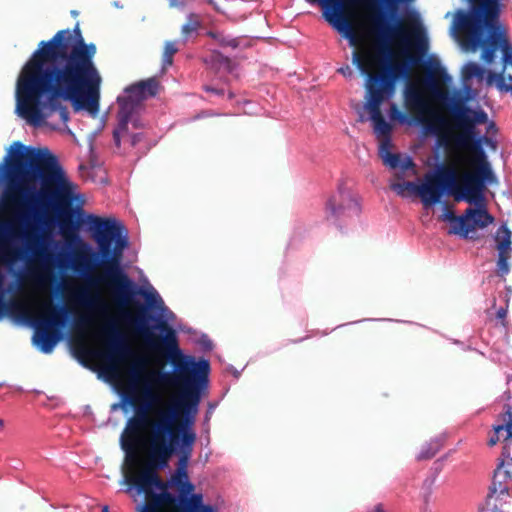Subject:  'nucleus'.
<instances>
[{"label": "nucleus", "instance_id": "nucleus-1", "mask_svg": "<svg viewBox=\"0 0 512 512\" xmlns=\"http://www.w3.org/2000/svg\"><path fill=\"white\" fill-rule=\"evenodd\" d=\"M6 181L4 197L0 199V208L4 200L11 201L18 206L16 220L24 230L21 238L23 246L17 248L14 258H4L2 240L9 236L11 225L0 221V320L5 315L16 321L28 322L24 314L16 313V307L5 301L7 293L11 292L14 284L5 286V275L2 264L12 273L19 284L31 274L28 266L15 270V261L25 262L27 265L33 261H40L44 265H55L56 250L60 242L54 240L53 235L45 227L50 223L44 218L43 206L52 199V194L45 188L54 186L58 194H68L70 183L58 159L47 148L27 147L15 142L0 164V185Z\"/></svg>", "mask_w": 512, "mask_h": 512}, {"label": "nucleus", "instance_id": "nucleus-2", "mask_svg": "<svg viewBox=\"0 0 512 512\" xmlns=\"http://www.w3.org/2000/svg\"><path fill=\"white\" fill-rule=\"evenodd\" d=\"M68 52L59 63L15 91L16 112L28 124L43 126L56 112L66 124L70 113L63 101H69L76 112L86 110L92 115L98 112L101 76L93 61L96 46L84 41Z\"/></svg>", "mask_w": 512, "mask_h": 512}, {"label": "nucleus", "instance_id": "nucleus-3", "mask_svg": "<svg viewBox=\"0 0 512 512\" xmlns=\"http://www.w3.org/2000/svg\"><path fill=\"white\" fill-rule=\"evenodd\" d=\"M175 317L168 309L164 313L150 314L146 308L131 321L146 344L154 351L161 352L172 364L173 371H163L144 377L145 362L137 360L129 370V377L133 386L147 381L151 384H175L183 388L179 400L170 409L177 410V419L195 416L201 399V391L209 382L210 363L207 359L196 360L193 356L183 353L179 347L175 329L168 324Z\"/></svg>", "mask_w": 512, "mask_h": 512}, {"label": "nucleus", "instance_id": "nucleus-4", "mask_svg": "<svg viewBox=\"0 0 512 512\" xmlns=\"http://www.w3.org/2000/svg\"><path fill=\"white\" fill-rule=\"evenodd\" d=\"M80 224L86 225L92 233L98 252L91 253L90 257L76 256L72 262L75 273L82 278H88L94 268L101 266L104 268L105 279L118 305L127 307L136 302L137 296H142L148 307L157 308L161 313L168 311L156 291H147L138 286L122 268L123 251L128 247L129 241L127 229L120 221L79 212L77 223L73 221V214H70L63 217L59 227L62 231L67 226L77 230Z\"/></svg>", "mask_w": 512, "mask_h": 512}, {"label": "nucleus", "instance_id": "nucleus-5", "mask_svg": "<svg viewBox=\"0 0 512 512\" xmlns=\"http://www.w3.org/2000/svg\"><path fill=\"white\" fill-rule=\"evenodd\" d=\"M481 140L468 143V146H457L472 153V160L476 166L475 173L465 172L461 176L463 185L458 182V175L454 168L444 164L436 166L435 170L425 175L422 184L403 181L392 185V189L404 196L405 191L420 197L425 207H431L441 202L444 195H452L456 202L478 204L483 200V189L486 181H490L493 173Z\"/></svg>", "mask_w": 512, "mask_h": 512}, {"label": "nucleus", "instance_id": "nucleus-6", "mask_svg": "<svg viewBox=\"0 0 512 512\" xmlns=\"http://www.w3.org/2000/svg\"><path fill=\"white\" fill-rule=\"evenodd\" d=\"M416 49L419 56H408L405 61L394 64L391 61L392 52L390 42H381L379 54L382 55V68L377 74L369 73V66L365 57L358 51L352 53V62L361 72L367 74L368 100L366 108L370 112L374 133L378 138L391 137L392 126L381 114L380 106L383 101L390 99L395 92V85L399 80H409L413 67L422 62V56L428 51V39L420 23H417L415 31Z\"/></svg>", "mask_w": 512, "mask_h": 512}, {"label": "nucleus", "instance_id": "nucleus-7", "mask_svg": "<svg viewBox=\"0 0 512 512\" xmlns=\"http://www.w3.org/2000/svg\"><path fill=\"white\" fill-rule=\"evenodd\" d=\"M468 12L458 11L455 25L468 34L467 45L472 51L483 48L482 59L491 64L497 49L503 53L504 65L512 66V44L506 37L499 17L501 0H468Z\"/></svg>", "mask_w": 512, "mask_h": 512}, {"label": "nucleus", "instance_id": "nucleus-8", "mask_svg": "<svg viewBox=\"0 0 512 512\" xmlns=\"http://www.w3.org/2000/svg\"><path fill=\"white\" fill-rule=\"evenodd\" d=\"M82 32L77 23L71 32L69 29L58 31L50 40L41 41L28 61L24 64L17 78L16 91L21 90L33 78L52 65L59 63L72 50L74 45L84 42Z\"/></svg>", "mask_w": 512, "mask_h": 512}, {"label": "nucleus", "instance_id": "nucleus-9", "mask_svg": "<svg viewBox=\"0 0 512 512\" xmlns=\"http://www.w3.org/2000/svg\"><path fill=\"white\" fill-rule=\"evenodd\" d=\"M177 420V410L168 409L158 421L150 425V432L148 439H152L157 427L161 426L164 430L162 438L168 441L174 448L175 454L179 453V459L176 468L187 469L189 459L192 454L193 445L196 440V433L192 426L194 424L195 416L188 415L182 417V421L178 425V436L175 437L172 430V424Z\"/></svg>", "mask_w": 512, "mask_h": 512}, {"label": "nucleus", "instance_id": "nucleus-10", "mask_svg": "<svg viewBox=\"0 0 512 512\" xmlns=\"http://www.w3.org/2000/svg\"><path fill=\"white\" fill-rule=\"evenodd\" d=\"M467 100L466 97H451L446 104L455 127L460 131L454 137L455 146H468L470 142L481 140L484 134H481L477 126L488 122L486 111L466 105Z\"/></svg>", "mask_w": 512, "mask_h": 512}, {"label": "nucleus", "instance_id": "nucleus-11", "mask_svg": "<svg viewBox=\"0 0 512 512\" xmlns=\"http://www.w3.org/2000/svg\"><path fill=\"white\" fill-rule=\"evenodd\" d=\"M70 318L71 309L66 304H57L50 316L31 321L30 324L35 329L33 344L43 353H51L63 338L62 330L68 325Z\"/></svg>", "mask_w": 512, "mask_h": 512}, {"label": "nucleus", "instance_id": "nucleus-12", "mask_svg": "<svg viewBox=\"0 0 512 512\" xmlns=\"http://www.w3.org/2000/svg\"><path fill=\"white\" fill-rule=\"evenodd\" d=\"M361 206L354 192L341 182L325 203L326 220L340 226L339 221L345 218L358 216Z\"/></svg>", "mask_w": 512, "mask_h": 512}, {"label": "nucleus", "instance_id": "nucleus-13", "mask_svg": "<svg viewBox=\"0 0 512 512\" xmlns=\"http://www.w3.org/2000/svg\"><path fill=\"white\" fill-rule=\"evenodd\" d=\"M508 471H504V462L496 468L489 493L486 498V509L490 512H504L499 508L512 495V483L508 481Z\"/></svg>", "mask_w": 512, "mask_h": 512}, {"label": "nucleus", "instance_id": "nucleus-14", "mask_svg": "<svg viewBox=\"0 0 512 512\" xmlns=\"http://www.w3.org/2000/svg\"><path fill=\"white\" fill-rule=\"evenodd\" d=\"M107 336L106 358L109 362H120L132 356V349L114 321H110L104 328Z\"/></svg>", "mask_w": 512, "mask_h": 512}, {"label": "nucleus", "instance_id": "nucleus-15", "mask_svg": "<svg viewBox=\"0 0 512 512\" xmlns=\"http://www.w3.org/2000/svg\"><path fill=\"white\" fill-rule=\"evenodd\" d=\"M147 426L145 422L136 419L134 416L127 420L120 436V446L127 461L134 462L136 460L141 433Z\"/></svg>", "mask_w": 512, "mask_h": 512}, {"label": "nucleus", "instance_id": "nucleus-16", "mask_svg": "<svg viewBox=\"0 0 512 512\" xmlns=\"http://www.w3.org/2000/svg\"><path fill=\"white\" fill-rule=\"evenodd\" d=\"M119 109L117 112V126L113 130V141L117 148L121 146V138L128 135V124L132 120L140 104L129 97L119 96L117 98Z\"/></svg>", "mask_w": 512, "mask_h": 512}, {"label": "nucleus", "instance_id": "nucleus-17", "mask_svg": "<svg viewBox=\"0 0 512 512\" xmlns=\"http://www.w3.org/2000/svg\"><path fill=\"white\" fill-rule=\"evenodd\" d=\"M155 401V396L152 393L151 385L147 381L144 382L143 399L137 403V398L134 393H122L121 403L122 407L132 405L134 408V417L145 424L149 425L150 418L149 412L151 411Z\"/></svg>", "mask_w": 512, "mask_h": 512}, {"label": "nucleus", "instance_id": "nucleus-18", "mask_svg": "<svg viewBox=\"0 0 512 512\" xmlns=\"http://www.w3.org/2000/svg\"><path fill=\"white\" fill-rule=\"evenodd\" d=\"M483 201L484 199L478 202V204H475L477 206L476 208H467L462 214V219H464L465 224L463 237L467 238L469 232L474 231L475 228L483 229L493 223L494 217L488 212Z\"/></svg>", "mask_w": 512, "mask_h": 512}, {"label": "nucleus", "instance_id": "nucleus-19", "mask_svg": "<svg viewBox=\"0 0 512 512\" xmlns=\"http://www.w3.org/2000/svg\"><path fill=\"white\" fill-rule=\"evenodd\" d=\"M159 83L155 78L139 81L125 88V94L140 104L143 100L154 97L158 92Z\"/></svg>", "mask_w": 512, "mask_h": 512}, {"label": "nucleus", "instance_id": "nucleus-20", "mask_svg": "<svg viewBox=\"0 0 512 512\" xmlns=\"http://www.w3.org/2000/svg\"><path fill=\"white\" fill-rule=\"evenodd\" d=\"M404 103L409 111L424 115L427 110V103L421 92L413 86H407L404 91Z\"/></svg>", "mask_w": 512, "mask_h": 512}, {"label": "nucleus", "instance_id": "nucleus-21", "mask_svg": "<svg viewBox=\"0 0 512 512\" xmlns=\"http://www.w3.org/2000/svg\"><path fill=\"white\" fill-rule=\"evenodd\" d=\"M202 28V20L199 14L191 12L186 16V22L181 27L183 44L195 40Z\"/></svg>", "mask_w": 512, "mask_h": 512}, {"label": "nucleus", "instance_id": "nucleus-22", "mask_svg": "<svg viewBox=\"0 0 512 512\" xmlns=\"http://www.w3.org/2000/svg\"><path fill=\"white\" fill-rule=\"evenodd\" d=\"M496 433H505L501 452V462H512V413H508V420L505 424L496 426Z\"/></svg>", "mask_w": 512, "mask_h": 512}, {"label": "nucleus", "instance_id": "nucleus-23", "mask_svg": "<svg viewBox=\"0 0 512 512\" xmlns=\"http://www.w3.org/2000/svg\"><path fill=\"white\" fill-rule=\"evenodd\" d=\"M178 489V494H175V506L177 508L182 507L190 501V499L194 497H203L202 493H195V485L188 479L182 481V483L175 485Z\"/></svg>", "mask_w": 512, "mask_h": 512}, {"label": "nucleus", "instance_id": "nucleus-24", "mask_svg": "<svg viewBox=\"0 0 512 512\" xmlns=\"http://www.w3.org/2000/svg\"><path fill=\"white\" fill-rule=\"evenodd\" d=\"M511 236L512 232L506 225H501L496 233L495 240L497 241L498 256L511 257Z\"/></svg>", "mask_w": 512, "mask_h": 512}, {"label": "nucleus", "instance_id": "nucleus-25", "mask_svg": "<svg viewBox=\"0 0 512 512\" xmlns=\"http://www.w3.org/2000/svg\"><path fill=\"white\" fill-rule=\"evenodd\" d=\"M445 439L444 435H439L430 439V441L426 442L422 446L419 454L417 455V460L422 461L433 458L443 448Z\"/></svg>", "mask_w": 512, "mask_h": 512}, {"label": "nucleus", "instance_id": "nucleus-26", "mask_svg": "<svg viewBox=\"0 0 512 512\" xmlns=\"http://www.w3.org/2000/svg\"><path fill=\"white\" fill-rule=\"evenodd\" d=\"M73 299L77 304L86 308H94L101 303L99 293L92 292L88 288H81L75 291Z\"/></svg>", "mask_w": 512, "mask_h": 512}, {"label": "nucleus", "instance_id": "nucleus-27", "mask_svg": "<svg viewBox=\"0 0 512 512\" xmlns=\"http://www.w3.org/2000/svg\"><path fill=\"white\" fill-rule=\"evenodd\" d=\"M389 118L392 121H397L402 125L408 126H413V124H420L424 122V115L417 114L415 117L410 118L407 115L403 114L394 103L390 105Z\"/></svg>", "mask_w": 512, "mask_h": 512}, {"label": "nucleus", "instance_id": "nucleus-28", "mask_svg": "<svg viewBox=\"0 0 512 512\" xmlns=\"http://www.w3.org/2000/svg\"><path fill=\"white\" fill-rule=\"evenodd\" d=\"M443 221L450 222L451 226L449 229L450 234H461L463 236V228L465 226L462 215L457 216L447 205L445 206V212L441 216Z\"/></svg>", "mask_w": 512, "mask_h": 512}, {"label": "nucleus", "instance_id": "nucleus-29", "mask_svg": "<svg viewBox=\"0 0 512 512\" xmlns=\"http://www.w3.org/2000/svg\"><path fill=\"white\" fill-rule=\"evenodd\" d=\"M382 158L384 163L393 169L401 168L402 170H407L414 166L413 160L408 156L402 159L399 154L387 152Z\"/></svg>", "mask_w": 512, "mask_h": 512}, {"label": "nucleus", "instance_id": "nucleus-30", "mask_svg": "<svg viewBox=\"0 0 512 512\" xmlns=\"http://www.w3.org/2000/svg\"><path fill=\"white\" fill-rule=\"evenodd\" d=\"M178 510L179 512H217L213 505L204 503V497H194Z\"/></svg>", "mask_w": 512, "mask_h": 512}, {"label": "nucleus", "instance_id": "nucleus-31", "mask_svg": "<svg viewBox=\"0 0 512 512\" xmlns=\"http://www.w3.org/2000/svg\"><path fill=\"white\" fill-rule=\"evenodd\" d=\"M444 124V118L440 115L435 114L431 122L427 121L426 117L424 116L423 123L413 124V126H421L423 133L426 135L439 136L441 127H443Z\"/></svg>", "mask_w": 512, "mask_h": 512}, {"label": "nucleus", "instance_id": "nucleus-32", "mask_svg": "<svg viewBox=\"0 0 512 512\" xmlns=\"http://www.w3.org/2000/svg\"><path fill=\"white\" fill-rule=\"evenodd\" d=\"M484 74L485 69L475 62H468L462 70V77L465 82L473 78L483 79Z\"/></svg>", "mask_w": 512, "mask_h": 512}, {"label": "nucleus", "instance_id": "nucleus-33", "mask_svg": "<svg viewBox=\"0 0 512 512\" xmlns=\"http://www.w3.org/2000/svg\"><path fill=\"white\" fill-rule=\"evenodd\" d=\"M510 83L505 82V77L502 73L488 72L487 82L492 84L496 82V86L500 91L510 92L512 94V76H509Z\"/></svg>", "mask_w": 512, "mask_h": 512}, {"label": "nucleus", "instance_id": "nucleus-34", "mask_svg": "<svg viewBox=\"0 0 512 512\" xmlns=\"http://www.w3.org/2000/svg\"><path fill=\"white\" fill-rule=\"evenodd\" d=\"M178 50L179 48L177 47L175 42H166L162 57L163 68H166L173 64V57L178 52Z\"/></svg>", "mask_w": 512, "mask_h": 512}, {"label": "nucleus", "instance_id": "nucleus-35", "mask_svg": "<svg viewBox=\"0 0 512 512\" xmlns=\"http://www.w3.org/2000/svg\"><path fill=\"white\" fill-rule=\"evenodd\" d=\"M424 64L433 69L443 82L451 81L450 75L446 72V70L443 67L440 66L437 60L429 59L425 61Z\"/></svg>", "mask_w": 512, "mask_h": 512}, {"label": "nucleus", "instance_id": "nucleus-36", "mask_svg": "<svg viewBox=\"0 0 512 512\" xmlns=\"http://www.w3.org/2000/svg\"><path fill=\"white\" fill-rule=\"evenodd\" d=\"M213 62L217 64L219 68H223L227 72H232L233 70L232 60L221 53H217L214 55Z\"/></svg>", "mask_w": 512, "mask_h": 512}, {"label": "nucleus", "instance_id": "nucleus-37", "mask_svg": "<svg viewBox=\"0 0 512 512\" xmlns=\"http://www.w3.org/2000/svg\"><path fill=\"white\" fill-rule=\"evenodd\" d=\"M510 257L508 256H498L497 259V275L500 277H505L510 272V266L508 263Z\"/></svg>", "mask_w": 512, "mask_h": 512}, {"label": "nucleus", "instance_id": "nucleus-38", "mask_svg": "<svg viewBox=\"0 0 512 512\" xmlns=\"http://www.w3.org/2000/svg\"><path fill=\"white\" fill-rule=\"evenodd\" d=\"M187 469L176 468L172 476L170 477V483L174 485H178L182 483V481L188 479Z\"/></svg>", "mask_w": 512, "mask_h": 512}, {"label": "nucleus", "instance_id": "nucleus-39", "mask_svg": "<svg viewBox=\"0 0 512 512\" xmlns=\"http://www.w3.org/2000/svg\"><path fill=\"white\" fill-rule=\"evenodd\" d=\"M391 146H392L391 137L382 138L381 144L379 147V153H380L381 157H383V155H385L387 152H390Z\"/></svg>", "mask_w": 512, "mask_h": 512}, {"label": "nucleus", "instance_id": "nucleus-40", "mask_svg": "<svg viewBox=\"0 0 512 512\" xmlns=\"http://www.w3.org/2000/svg\"><path fill=\"white\" fill-rule=\"evenodd\" d=\"M482 142L484 143V145H486L487 147L494 151L498 148V142L494 136L484 135L482 137Z\"/></svg>", "mask_w": 512, "mask_h": 512}, {"label": "nucleus", "instance_id": "nucleus-41", "mask_svg": "<svg viewBox=\"0 0 512 512\" xmlns=\"http://www.w3.org/2000/svg\"><path fill=\"white\" fill-rule=\"evenodd\" d=\"M203 90L216 96H224L225 94V90L223 88H217L212 85H204Z\"/></svg>", "mask_w": 512, "mask_h": 512}, {"label": "nucleus", "instance_id": "nucleus-42", "mask_svg": "<svg viewBox=\"0 0 512 512\" xmlns=\"http://www.w3.org/2000/svg\"><path fill=\"white\" fill-rule=\"evenodd\" d=\"M505 436V433H496V426L494 427V432L493 434L490 436L489 440H488V445L489 446H494L496 445L499 441H500V438L503 437L504 438Z\"/></svg>", "mask_w": 512, "mask_h": 512}, {"label": "nucleus", "instance_id": "nucleus-43", "mask_svg": "<svg viewBox=\"0 0 512 512\" xmlns=\"http://www.w3.org/2000/svg\"><path fill=\"white\" fill-rule=\"evenodd\" d=\"M487 126H486V134L485 135H490V136H495L496 133L498 132V128L495 124L494 121H489L487 123H485Z\"/></svg>", "mask_w": 512, "mask_h": 512}, {"label": "nucleus", "instance_id": "nucleus-44", "mask_svg": "<svg viewBox=\"0 0 512 512\" xmlns=\"http://www.w3.org/2000/svg\"><path fill=\"white\" fill-rule=\"evenodd\" d=\"M143 139L142 133H132L129 135L130 145L135 147Z\"/></svg>", "mask_w": 512, "mask_h": 512}, {"label": "nucleus", "instance_id": "nucleus-45", "mask_svg": "<svg viewBox=\"0 0 512 512\" xmlns=\"http://www.w3.org/2000/svg\"><path fill=\"white\" fill-rule=\"evenodd\" d=\"M504 471H508L509 473L507 474V479L509 482L512 483V462L511 461H506L504 462Z\"/></svg>", "mask_w": 512, "mask_h": 512}, {"label": "nucleus", "instance_id": "nucleus-46", "mask_svg": "<svg viewBox=\"0 0 512 512\" xmlns=\"http://www.w3.org/2000/svg\"><path fill=\"white\" fill-rule=\"evenodd\" d=\"M430 496H431V492L430 491L427 494H425V496H424V504L421 507V512H431V510L429 508V505H428Z\"/></svg>", "mask_w": 512, "mask_h": 512}, {"label": "nucleus", "instance_id": "nucleus-47", "mask_svg": "<svg viewBox=\"0 0 512 512\" xmlns=\"http://www.w3.org/2000/svg\"><path fill=\"white\" fill-rule=\"evenodd\" d=\"M496 316L498 319L504 320L507 316V309L504 307H501L498 309Z\"/></svg>", "mask_w": 512, "mask_h": 512}, {"label": "nucleus", "instance_id": "nucleus-48", "mask_svg": "<svg viewBox=\"0 0 512 512\" xmlns=\"http://www.w3.org/2000/svg\"><path fill=\"white\" fill-rule=\"evenodd\" d=\"M366 512H386L383 504L379 503L375 505L373 508L368 509Z\"/></svg>", "mask_w": 512, "mask_h": 512}, {"label": "nucleus", "instance_id": "nucleus-49", "mask_svg": "<svg viewBox=\"0 0 512 512\" xmlns=\"http://www.w3.org/2000/svg\"><path fill=\"white\" fill-rule=\"evenodd\" d=\"M86 323H87V318H85V317L76 318L74 320L75 325H84Z\"/></svg>", "mask_w": 512, "mask_h": 512}, {"label": "nucleus", "instance_id": "nucleus-50", "mask_svg": "<svg viewBox=\"0 0 512 512\" xmlns=\"http://www.w3.org/2000/svg\"><path fill=\"white\" fill-rule=\"evenodd\" d=\"M62 288H63V283L57 281V279L55 278V290H56V293H59L62 290Z\"/></svg>", "mask_w": 512, "mask_h": 512}, {"label": "nucleus", "instance_id": "nucleus-51", "mask_svg": "<svg viewBox=\"0 0 512 512\" xmlns=\"http://www.w3.org/2000/svg\"><path fill=\"white\" fill-rule=\"evenodd\" d=\"M130 122L132 123V125H133V127H134L135 129H139V128H141V124H140V122H139V120H138V119H136V118H134V117H133V118H132V120H131Z\"/></svg>", "mask_w": 512, "mask_h": 512}, {"label": "nucleus", "instance_id": "nucleus-52", "mask_svg": "<svg viewBox=\"0 0 512 512\" xmlns=\"http://www.w3.org/2000/svg\"><path fill=\"white\" fill-rule=\"evenodd\" d=\"M338 72H340V73H341V74H343V75H347V74H349V75H350V74H351V70H350L349 66H347V67H345V68H343V67H342V68H340V69L338 70Z\"/></svg>", "mask_w": 512, "mask_h": 512}, {"label": "nucleus", "instance_id": "nucleus-53", "mask_svg": "<svg viewBox=\"0 0 512 512\" xmlns=\"http://www.w3.org/2000/svg\"><path fill=\"white\" fill-rule=\"evenodd\" d=\"M437 143L439 146H448V141L445 138H438Z\"/></svg>", "mask_w": 512, "mask_h": 512}, {"label": "nucleus", "instance_id": "nucleus-54", "mask_svg": "<svg viewBox=\"0 0 512 512\" xmlns=\"http://www.w3.org/2000/svg\"><path fill=\"white\" fill-rule=\"evenodd\" d=\"M169 1H170V6L171 7L176 6L177 0H169Z\"/></svg>", "mask_w": 512, "mask_h": 512}, {"label": "nucleus", "instance_id": "nucleus-55", "mask_svg": "<svg viewBox=\"0 0 512 512\" xmlns=\"http://www.w3.org/2000/svg\"><path fill=\"white\" fill-rule=\"evenodd\" d=\"M412 16H414L416 19H418V14L415 11H411L410 13Z\"/></svg>", "mask_w": 512, "mask_h": 512}, {"label": "nucleus", "instance_id": "nucleus-56", "mask_svg": "<svg viewBox=\"0 0 512 512\" xmlns=\"http://www.w3.org/2000/svg\"><path fill=\"white\" fill-rule=\"evenodd\" d=\"M102 512H109V507L108 506H104L102 508Z\"/></svg>", "mask_w": 512, "mask_h": 512}, {"label": "nucleus", "instance_id": "nucleus-57", "mask_svg": "<svg viewBox=\"0 0 512 512\" xmlns=\"http://www.w3.org/2000/svg\"><path fill=\"white\" fill-rule=\"evenodd\" d=\"M234 97V94L232 92H229L228 99H232Z\"/></svg>", "mask_w": 512, "mask_h": 512}, {"label": "nucleus", "instance_id": "nucleus-58", "mask_svg": "<svg viewBox=\"0 0 512 512\" xmlns=\"http://www.w3.org/2000/svg\"><path fill=\"white\" fill-rule=\"evenodd\" d=\"M125 318H126V320H127V321H129V322L131 321L129 314H127V313L125 314Z\"/></svg>", "mask_w": 512, "mask_h": 512}, {"label": "nucleus", "instance_id": "nucleus-59", "mask_svg": "<svg viewBox=\"0 0 512 512\" xmlns=\"http://www.w3.org/2000/svg\"><path fill=\"white\" fill-rule=\"evenodd\" d=\"M4 425V421L2 419H0V427H3Z\"/></svg>", "mask_w": 512, "mask_h": 512}]
</instances>
